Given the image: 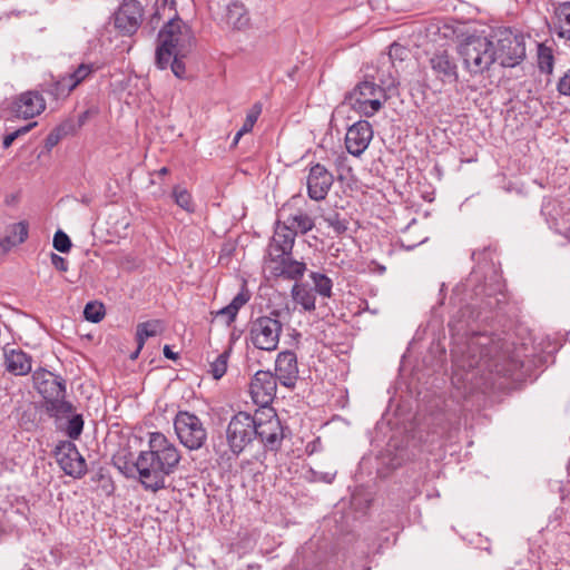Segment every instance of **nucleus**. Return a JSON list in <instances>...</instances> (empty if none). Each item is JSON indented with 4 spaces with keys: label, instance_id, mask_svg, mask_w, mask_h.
I'll return each mask as SVG.
<instances>
[{
    "label": "nucleus",
    "instance_id": "obj_1",
    "mask_svg": "<svg viewBox=\"0 0 570 570\" xmlns=\"http://www.w3.org/2000/svg\"><path fill=\"white\" fill-rule=\"evenodd\" d=\"M497 248L491 246L472 253L479 268L482 263L491 264L490 275H482L474 269L466 281L469 301L462 305L449 322L454 346L451 350L454 364L466 371H476L481 376L493 374L519 379L524 366V347H515L494 334L478 332L473 324L487 321L490 315L508 303L505 283L492 255Z\"/></svg>",
    "mask_w": 570,
    "mask_h": 570
},
{
    "label": "nucleus",
    "instance_id": "obj_2",
    "mask_svg": "<svg viewBox=\"0 0 570 570\" xmlns=\"http://www.w3.org/2000/svg\"><path fill=\"white\" fill-rule=\"evenodd\" d=\"M180 452L160 432L149 434L148 450L137 456L139 482L146 491L157 492L166 488V479L180 462Z\"/></svg>",
    "mask_w": 570,
    "mask_h": 570
},
{
    "label": "nucleus",
    "instance_id": "obj_3",
    "mask_svg": "<svg viewBox=\"0 0 570 570\" xmlns=\"http://www.w3.org/2000/svg\"><path fill=\"white\" fill-rule=\"evenodd\" d=\"M195 45L191 28L178 16L168 20L158 32L156 65L167 69L173 55H188Z\"/></svg>",
    "mask_w": 570,
    "mask_h": 570
},
{
    "label": "nucleus",
    "instance_id": "obj_4",
    "mask_svg": "<svg viewBox=\"0 0 570 570\" xmlns=\"http://www.w3.org/2000/svg\"><path fill=\"white\" fill-rule=\"evenodd\" d=\"M35 389L43 399V407L50 417L56 420L69 417L73 405L66 400V380L46 368L32 373Z\"/></svg>",
    "mask_w": 570,
    "mask_h": 570
},
{
    "label": "nucleus",
    "instance_id": "obj_5",
    "mask_svg": "<svg viewBox=\"0 0 570 570\" xmlns=\"http://www.w3.org/2000/svg\"><path fill=\"white\" fill-rule=\"evenodd\" d=\"M386 100V90L374 81L373 76L368 75L344 96V104L364 117L374 116Z\"/></svg>",
    "mask_w": 570,
    "mask_h": 570
},
{
    "label": "nucleus",
    "instance_id": "obj_6",
    "mask_svg": "<svg viewBox=\"0 0 570 570\" xmlns=\"http://www.w3.org/2000/svg\"><path fill=\"white\" fill-rule=\"evenodd\" d=\"M458 52L464 69L472 76L489 71L494 61L493 41L488 37L470 36L460 43Z\"/></svg>",
    "mask_w": 570,
    "mask_h": 570
},
{
    "label": "nucleus",
    "instance_id": "obj_7",
    "mask_svg": "<svg viewBox=\"0 0 570 570\" xmlns=\"http://www.w3.org/2000/svg\"><path fill=\"white\" fill-rule=\"evenodd\" d=\"M493 38L494 61L501 67L514 68L525 59V40L522 33L503 28L495 31Z\"/></svg>",
    "mask_w": 570,
    "mask_h": 570
},
{
    "label": "nucleus",
    "instance_id": "obj_8",
    "mask_svg": "<svg viewBox=\"0 0 570 570\" xmlns=\"http://www.w3.org/2000/svg\"><path fill=\"white\" fill-rule=\"evenodd\" d=\"M255 419V439H258L266 452H278L286 438V430L274 409L257 410Z\"/></svg>",
    "mask_w": 570,
    "mask_h": 570
},
{
    "label": "nucleus",
    "instance_id": "obj_9",
    "mask_svg": "<svg viewBox=\"0 0 570 570\" xmlns=\"http://www.w3.org/2000/svg\"><path fill=\"white\" fill-rule=\"evenodd\" d=\"M279 316L281 312L273 309L268 315L250 321L248 335L254 347L266 352H273L277 348L283 332Z\"/></svg>",
    "mask_w": 570,
    "mask_h": 570
},
{
    "label": "nucleus",
    "instance_id": "obj_10",
    "mask_svg": "<svg viewBox=\"0 0 570 570\" xmlns=\"http://www.w3.org/2000/svg\"><path fill=\"white\" fill-rule=\"evenodd\" d=\"M255 419L247 412L239 411L232 416L226 430L225 438L229 451L238 456L255 440Z\"/></svg>",
    "mask_w": 570,
    "mask_h": 570
},
{
    "label": "nucleus",
    "instance_id": "obj_11",
    "mask_svg": "<svg viewBox=\"0 0 570 570\" xmlns=\"http://www.w3.org/2000/svg\"><path fill=\"white\" fill-rule=\"evenodd\" d=\"M174 429L179 442L188 450L202 449L207 442V430L203 421L189 411H178Z\"/></svg>",
    "mask_w": 570,
    "mask_h": 570
},
{
    "label": "nucleus",
    "instance_id": "obj_12",
    "mask_svg": "<svg viewBox=\"0 0 570 570\" xmlns=\"http://www.w3.org/2000/svg\"><path fill=\"white\" fill-rule=\"evenodd\" d=\"M278 380L273 372L258 370L252 377L249 383V394L253 402L261 407V410L272 409L269 405L273 403L277 392Z\"/></svg>",
    "mask_w": 570,
    "mask_h": 570
},
{
    "label": "nucleus",
    "instance_id": "obj_13",
    "mask_svg": "<svg viewBox=\"0 0 570 570\" xmlns=\"http://www.w3.org/2000/svg\"><path fill=\"white\" fill-rule=\"evenodd\" d=\"M55 456L62 471L75 479L87 473V463L71 441H61L55 450Z\"/></svg>",
    "mask_w": 570,
    "mask_h": 570
},
{
    "label": "nucleus",
    "instance_id": "obj_14",
    "mask_svg": "<svg viewBox=\"0 0 570 570\" xmlns=\"http://www.w3.org/2000/svg\"><path fill=\"white\" fill-rule=\"evenodd\" d=\"M144 8L137 0H125L114 13V26L122 36H132L139 29Z\"/></svg>",
    "mask_w": 570,
    "mask_h": 570
},
{
    "label": "nucleus",
    "instance_id": "obj_15",
    "mask_svg": "<svg viewBox=\"0 0 570 570\" xmlns=\"http://www.w3.org/2000/svg\"><path fill=\"white\" fill-rule=\"evenodd\" d=\"M428 63L436 81L442 85H452L458 82V62L455 57L449 50H435L429 58Z\"/></svg>",
    "mask_w": 570,
    "mask_h": 570
},
{
    "label": "nucleus",
    "instance_id": "obj_16",
    "mask_svg": "<svg viewBox=\"0 0 570 570\" xmlns=\"http://www.w3.org/2000/svg\"><path fill=\"white\" fill-rule=\"evenodd\" d=\"M334 183L333 174L322 164L315 163L307 175V195L312 200L321 202L326 198Z\"/></svg>",
    "mask_w": 570,
    "mask_h": 570
},
{
    "label": "nucleus",
    "instance_id": "obj_17",
    "mask_svg": "<svg viewBox=\"0 0 570 570\" xmlns=\"http://www.w3.org/2000/svg\"><path fill=\"white\" fill-rule=\"evenodd\" d=\"M273 374L282 386L289 390L295 389L299 377L296 353L289 350L279 352L275 358Z\"/></svg>",
    "mask_w": 570,
    "mask_h": 570
},
{
    "label": "nucleus",
    "instance_id": "obj_18",
    "mask_svg": "<svg viewBox=\"0 0 570 570\" xmlns=\"http://www.w3.org/2000/svg\"><path fill=\"white\" fill-rule=\"evenodd\" d=\"M295 232L287 223L277 220L275 223L274 235L267 246V259H278L284 255H292L295 244Z\"/></svg>",
    "mask_w": 570,
    "mask_h": 570
},
{
    "label": "nucleus",
    "instance_id": "obj_19",
    "mask_svg": "<svg viewBox=\"0 0 570 570\" xmlns=\"http://www.w3.org/2000/svg\"><path fill=\"white\" fill-rule=\"evenodd\" d=\"M372 138V125L367 120H358L348 127L345 147L351 155L358 157L366 150Z\"/></svg>",
    "mask_w": 570,
    "mask_h": 570
},
{
    "label": "nucleus",
    "instance_id": "obj_20",
    "mask_svg": "<svg viewBox=\"0 0 570 570\" xmlns=\"http://www.w3.org/2000/svg\"><path fill=\"white\" fill-rule=\"evenodd\" d=\"M46 109L43 97L38 91H26L18 96L10 106L11 112L23 119L33 118Z\"/></svg>",
    "mask_w": 570,
    "mask_h": 570
},
{
    "label": "nucleus",
    "instance_id": "obj_21",
    "mask_svg": "<svg viewBox=\"0 0 570 570\" xmlns=\"http://www.w3.org/2000/svg\"><path fill=\"white\" fill-rule=\"evenodd\" d=\"M543 213L548 217L550 228L568 240L570 238V218L563 204L557 199L549 202L544 206Z\"/></svg>",
    "mask_w": 570,
    "mask_h": 570
},
{
    "label": "nucleus",
    "instance_id": "obj_22",
    "mask_svg": "<svg viewBox=\"0 0 570 570\" xmlns=\"http://www.w3.org/2000/svg\"><path fill=\"white\" fill-rule=\"evenodd\" d=\"M269 263L274 264L272 273L275 276L283 277L289 281H299L306 272V264L304 262L292 258V255H284L278 259H271Z\"/></svg>",
    "mask_w": 570,
    "mask_h": 570
},
{
    "label": "nucleus",
    "instance_id": "obj_23",
    "mask_svg": "<svg viewBox=\"0 0 570 570\" xmlns=\"http://www.w3.org/2000/svg\"><path fill=\"white\" fill-rule=\"evenodd\" d=\"M223 20L228 28L236 31H244L250 26L249 12L239 0H234L226 6Z\"/></svg>",
    "mask_w": 570,
    "mask_h": 570
},
{
    "label": "nucleus",
    "instance_id": "obj_24",
    "mask_svg": "<svg viewBox=\"0 0 570 570\" xmlns=\"http://www.w3.org/2000/svg\"><path fill=\"white\" fill-rule=\"evenodd\" d=\"M4 366L13 375H27L32 368V357L20 348L4 351Z\"/></svg>",
    "mask_w": 570,
    "mask_h": 570
},
{
    "label": "nucleus",
    "instance_id": "obj_25",
    "mask_svg": "<svg viewBox=\"0 0 570 570\" xmlns=\"http://www.w3.org/2000/svg\"><path fill=\"white\" fill-rule=\"evenodd\" d=\"M250 297L252 293L247 287V283L246 281H243L239 293L228 305L217 311L215 313V317H223L227 325H232L235 322L239 309L249 302Z\"/></svg>",
    "mask_w": 570,
    "mask_h": 570
},
{
    "label": "nucleus",
    "instance_id": "obj_26",
    "mask_svg": "<svg viewBox=\"0 0 570 570\" xmlns=\"http://www.w3.org/2000/svg\"><path fill=\"white\" fill-rule=\"evenodd\" d=\"M294 302L306 312H314L316 308V294L306 283H295L292 287Z\"/></svg>",
    "mask_w": 570,
    "mask_h": 570
},
{
    "label": "nucleus",
    "instance_id": "obj_27",
    "mask_svg": "<svg viewBox=\"0 0 570 570\" xmlns=\"http://www.w3.org/2000/svg\"><path fill=\"white\" fill-rule=\"evenodd\" d=\"M570 24V1L561 2L554 10L551 29L561 38L570 39V29L564 26Z\"/></svg>",
    "mask_w": 570,
    "mask_h": 570
},
{
    "label": "nucleus",
    "instance_id": "obj_28",
    "mask_svg": "<svg viewBox=\"0 0 570 570\" xmlns=\"http://www.w3.org/2000/svg\"><path fill=\"white\" fill-rule=\"evenodd\" d=\"M11 234L14 235V239L11 235H6L0 238V256L6 255L12 247L22 244L28 237V224L19 222L11 225Z\"/></svg>",
    "mask_w": 570,
    "mask_h": 570
},
{
    "label": "nucleus",
    "instance_id": "obj_29",
    "mask_svg": "<svg viewBox=\"0 0 570 570\" xmlns=\"http://www.w3.org/2000/svg\"><path fill=\"white\" fill-rule=\"evenodd\" d=\"M112 465L126 478H134L138 473L137 459L134 461L131 452L120 450L112 455Z\"/></svg>",
    "mask_w": 570,
    "mask_h": 570
},
{
    "label": "nucleus",
    "instance_id": "obj_30",
    "mask_svg": "<svg viewBox=\"0 0 570 570\" xmlns=\"http://www.w3.org/2000/svg\"><path fill=\"white\" fill-rule=\"evenodd\" d=\"M284 223H287V225L292 227L293 232H295V236L298 233L305 235L315 227L314 219L302 210L289 215Z\"/></svg>",
    "mask_w": 570,
    "mask_h": 570
},
{
    "label": "nucleus",
    "instance_id": "obj_31",
    "mask_svg": "<svg viewBox=\"0 0 570 570\" xmlns=\"http://www.w3.org/2000/svg\"><path fill=\"white\" fill-rule=\"evenodd\" d=\"M72 81L69 79L68 73L59 77L58 79H52L51 82L47 85V92L52 96L55 99H63L67 98L72 90H75V86Z\"/></svg>",
    "mask_w": 570,
    "mask_h": 570
},
{
    "label": "nucleus",
    "instance_id": "obj_32",
    "mask_svg": "<svg viewBox=\"0 0 570 570\" xmlns=\"http://www.w3.org/2000/svg\"><path fill=\"white\" fill-rule=\"evenodd\" d=\"M163 332V322L160 320H150L139 323L136 328V342L139 347H144L147 338L156 336Z\"/></svg>",
    "mask_w": 570,
    "mask_h": 570
},
{
    "label": "nucleus",
    "instance_id": "obj_33",
    "mask_svg": "<svg viewBox=\"0 0 570 570\" xmlns=\"http://www.w3.org/2000/svg\"><path fill=\"white\" fill-rule=\"evenodd\" d=\"M309 278L313 282V287L311 289H313L315 294H318L324 298H330L332 296L333 281L327 275L321 272H311Z\"/></svg>",
    "mask_w": 570,
    "mask_h": 570
},
{
    "label": "nucleus",
    "instance_id": "obj_34",
    "mask_svg": "<svg viewBox=\"0 0 570 570\" xmlns=\"http://www.w3.org/2000/svg\"><path fill=\"white\" fill-rule=\"evenodd\" d=\"M75 129V126L71 121H66L57 127H55L45 139V148L50 151L53 147H56L59 141L71 134Z\"/></svg>",
    "mask_w": 570,
    "mask_h": 570
},
{
    "label": "nucleus",
    "instance_id": "obj_35",
    "mask_svg": "<svg viewBox=\"0 0 570 570\" xmlns=\"http://www.w3.org/2000/svg\"><path fill=\"white\" fill-rule=\"evenodd\" d=\"M230 353L232 347L229 346L209 363L208 373L214 380H220L226 374Z\"/></svg>",
    "mask_w": 570,
    "mask_h": 570
},
{
    "label": "nucleus",
    "instance_id": "obj_36",
    "mask_svg": "<svg viewBox=\"0 0 570 570\" xmlns=\"http://www.w3.org/2000/svg\"><path fill=\"white\" fill-rule=\"evenodd\" d=\"M323 218L337 236L345 234L348 229V218L336 210L327 213Z\"/></svg>",
    "mask_w": 570,
    "mask_h": 570
},
{
    "label": "nucleus",
    "instance_id": "obj_37",
    "mask_svg": "<svg viewBox=\"0 0 570 570\" xmlns=\"http://www.w3.org/2000/svg\"><path fill=\"white\" fill-rule=\"evenodd\" d=\"M97 70L98 67L94 63H80L72 72L68 73L69 79L72 81L71 86L73 85L75 88H77L80 83L89 79Z\"/></svg>",
    "mask_w": 570,
    "mask_h": 570
},
{
    "label": "nucleus",
    "instance_id": "obj_38",
    "mask_svg": "<svg viewBox=\"0 0 570 570\" xmlns=\"http://www.w3.org/2000/svg\"><path fill=\"white\" fill-rule=\"evenodd\" d=\"M91 480L99 483L104 492L108 495L112 494L116 490V485L112 481L109 470L105 466L98 468Z\"/></svg>",
    "mask_w": 570,
    "mask_h": 570
},
{
    "label": "nucleus",
    "instance_id": "obj_39",
    "mask_svg": "<svg viewBox=\"0 0 570 570\" xmlns=\"http://www.w3.org/2000/svg\"><path fill=\"white\" fill-rule=\"evenodd\" d=\"M173 197L175 203L188 213L195 212V205L193 202L191 194L186 188H180L179 186H175L173 188Z\"/></svg>",
    "mask_w": 570,
    "mask_h": 570
},
{
    "label": "nucleus",
    "instance_id": "obj_40",
    "mask_svg": "<svg viewBox=\"0 0 570 570\" xmlns=\"http://www.w3.org/2000/svg\"><path fill=\"white\" fill-rule=\"evenodd\" d=\"M538 67L542 72L550 73L553 68L552 49L543 43L538 45Z\"/></svg>",
    "mask_w": 570,
    "mask_h": 570
},
{
    "label": "nucleus",
    "instance_id": "obj_41",
    "mask_svg": "<svg viewBox=\"0 0 570 570\" xmlns=\"http://www.w3.org/2000/svg\"><path fill=\"white\" fill-rule=\"evenodd\" d=\"M106 311L102 303L88 302L83 309V316L87 321L98 323L105 317Z\"/></svg>",
    "mask_w": 570,
    "mask_h": 570
},
{
    "label": "nucleus",
    "instance_id": "obj_42",
    "mask_svg": "<svg viewBox=\"0 0 570 570\" xmlns=\"http://www.w3.org/2000/svg\"><path fill=\"white\" fill-rule=\"evenodd\" d=\"M83 430V419L81 414L71 415L67 423L66 433L71 440H77Z\"/></svg>",
    "mask_w": 570,
    "mask_h": 570
},
{
    "label": "nucleus",
    "instance_id": "obj_43",
    "mask_svg": "<svg viewBox=\"0 0 570 570\" xmlns=\"http://www.w3.org/2000/svg\"><path fill=\"white\" fill-rule=\"evenodd\" d=\"M262 112V107L259 104H255L250 110L246 115V119L242 126V128L238 130V136H243L246 132L252 131L254 125L256 124L259 115Z\"/></svg>",
    "mask_w": 570,
    "mask_h": 570
},
{
    "label": "nucleus",
    "instance_id": "obj_44",
    "mask_svg": "<svg viewBox=\"0 0 570 570\" xmlns=\"http://www.w3.org/2000/svg\"><path fill=\"white\" fill-rule=\"evenodd\" d=\"M53 248L60 253H68L70 250L71 240L65 232L59 229L55 233Z\"/></svg>",
    "mask_w": 570,
    "mask_h": 570
},
{
    "label": "nucleus",
    "instance_id": "obj_45",
    "mask_svg": "<svg viewBox=\"0 0 570 570\" xmlns=\"http://www.w3.org/2000/svg\"><path fill=\"white\" fill-rule=\"evenodd\" d=\"M187 55H173L171 56V59L169 61V66L171 68V71L174 72V75L177 78H184V76H185L186 67H185V62L183 61V59Z\"/></svg>",
    "mask_w": 570,
    "mask_h": 570
},
{
    "label": "nucleus",
    "instance_id": "obj_46",
    "mask_svg": "<svg viewBox=\"0 0 570 570\" xmlns=\"http://www.w3.org/2000/svg\"><path fill=\"white\" fill-rule=\"evenodd\" d=\"M406 55L407 49L397 42H393L389 48V59L392 63H394L395 60L403 61Z\"/></svg>",
    "mask_w": 570,
    "mask_h": 570
},
{
    "label": "nucleus",
    "instance_id": "obj_47",
    "mask_svg": "<svg viewBox=\"0 0 570 570\" xmlns=\"http://www.w3.org/2000/svg\"><path fill=\"white\" fill-rule=\"evenodd\" d=\"M309 473H311V481L324 482V483H332L336 475V471L320 472V471H315L314 469H309Z\"/></svg>",
    "mask_w": 570,
    "mask_h": 570
},
{
    "label": "nucleus",
    "instance_id": "obj_48",
    "mask_svg": "<svg viewBox=\"0 0 570 570\" xmlns=\"http://www.w3.org/2000/svg\"><path fill=\"white\" fill-rule=\"evenodd\" d=\"M50 258H51V264L53 265V267L61 272V273H65L68 271V262L67 259H65L63 257H61L60 255L58 254H55V253H51L50 255Z\"/></svg>",
    "mask_w": 570,
    "mask_h": 570
},
{
    "label": "nucleus",
    "instance_id": "obj_49",
    "mask_svg": "<svg viewBox=\"0 0 570 570\" xmlns=\"http://www.w3.org/2000/svg\"><path fill=\"white\" fill-rule=\"evenodd\" d=\"M558 90L564 96H570V75L568 72L560 79Z\"/></svg>",
    "mask_w": 570,
    "mask_h": 570
},
{
    "label": "nucleus",
    "instance_id": "obj_50",
    "mask_svg": "<svg viewBox=\"0 0 570 570\" xmlns=\"http://www.w3.org/2000/svg\"><path fill=\"white\" fill-rule=\"evenodd\" d=\"M163 352L168 360L176 361L179 358V354L174 352L169 345H165Z\"/></svg>",
    "mask_w": 570,
    "mask_h": 570
},
{
    "label": "nucleus",
    "instance_id": "obj_51",
    "mask_svg": "<svg viewBox=\"0 0 570 570\" xmlns=\"http://www.w3.org/2000/svg\"><path fill=\"white\" fill-rule=\"evenodd\" d=\"M37 125V122H30L19 129H16L13 132L14 135H17V138L20 137L21 135H24L27 134L28 131H30L35 126Z\"/></svg>",
    "mask_w": 570,
    "mask_h": 570
},
{
    "label": "nucleus",
    "instance_id": "obj_52",
    "mask_svg": "<svg viewBox=\"0 0 570 570\" xmlns=\"http://www.w3.org/2000/svg\"><path fill=\"white\" fill-rule=\"evenodd\" d=\"M16 139H17V135H14L13 131L6 135L3 137V141H2L3 148H6V149L9 148Z\"/></svg>",
    "mask_w": 570,
    "mask_h": 570
},
{
    "label": "nucleus",
    "instance_id": "obj_53",
    "mask_svg": "<svg viewBox=\"0 0 570 570\" xmlns=\"http://www.w3.org/2000/svg\"><path fill=\"white\" fill-rule=\"evenodd\" d=\"M88 116H89V110H86L79 115V118H78L79 126H82L86 122Z\"/></svg>",
    "mask_w": 570,
    "mask_h": 570
},
{
    "label": "nucleus",
    "instance_id": "obj_54",
    "mask_svg": "<svg viewBox=\"0 0 570 570\" xmlns=\"http://www.w3.org/2000/svg\"><path fill=\"white\" fill-rule=\"evenodd\" d=\"M141 350H142V347H139V343H137V348H136V351H134V352L130 354V360H132V361H134V360L138 358L139 353H140V351H141Z\"/></svg>",
    "mask_w": 570,
    "mask_h": 570
},
{
    "label": "nucleus",
    "instance_id": "obj_55",
    "mask_svg": "<svg viewBox=\"0 0 570 570\" xmlns=\"http://www.w3.org/2000/svg\"><path fill=\"white\" fill-rule=\"evenodd\" d=\"M22 13H24V11H11V12L4 13V17L6 18H10L11 16L20 17Z\"/></svg>",
    "mask_w": 570,
    "mask_h": 570
},
{
    "label": "nucleus",
    "instance_id": "obj_56",
    "mask_svg": "<svg viewBox=\"0 0 570 570\" xmlns=\"http://www.w3.org/2000/svg\"><path fill=\"white\" fill-rule=\"evenodd\" d=\"M316 450V442L309 443L306 446V451L312 454Z\"/></svg>",
    "mask_w": 570,
    "mask_h": 570
},
{
    "label": "nucleus",
    "instance_id": "obj_57",
    "mask_svg": "<svg viewBox=\"0 0 570 570\" xmlns=\"http://www.w3.org/2000/svg\"><path fill=\"white\" fill-rule=\"evenodd\" d=\"M168 173H169V169H168L167 167H161V168L157 171L158 176H165V175H167Z\"/></svg>",
    "mask_w": 570,
    "mask_h": 570
},
{
    "label": "nucleus",
    "instance_id": "obj_58",
    "mask_svg": "<svg viewBox=\"0 0 570 570\" xmlns=\"http://www.w3.org/2000/svg\"><path fill=\"white\" fill-rule=\"evenodd\" d=\"M242 136H238V132L236 134L235 138H234V142L237 144V141L239 140Z\"/></svg>",
    "mask_w": 570,
    "mask_h": 570
},
{
    "label": "nucleus",
    "instance_id": "obj_59",
    "mask_svg": "<svg viewBox=\"0 0 570 570\" xmlns=\"http://www.w3.org/2000/svg\"><path fill=\"white\" fill-rule=\"evenodd\" d=\"M7 235H11V238L14 239V235L11 234V228L9 229L8 234Z\"/></svg>",
    "mask_w": 570,
    "mask_h": 570
},
{
    "label": "nucleus",
    "instance_id": "obj_60",
    "mask_svg": "<svg viewBox=\"0 0 570 570\" xmlns=\"http://www.w3.org/2000/svg\"><path fill=\"white\" fill-rule=\"evenodd\" d=\"M405 247H406L407 249H412V248H414V247H415V245H406Z\"/></svg>",
    "mask_w": 570,
    "mask_h": 570
}]
</instances>
